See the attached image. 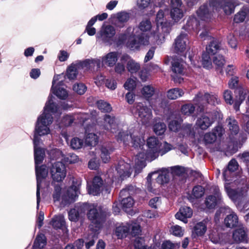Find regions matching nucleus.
Masks as SVG:
<instances>
[{"instance_id":"nucleus-1","label":"nucleus","mask_w":249,"mask_h":249,"mask_svg":"<svg viewBox=\"0 0 249 249\" xmlns=\"http://www.w3.org/2000/svg\"><path fill=\"white\" fill-rule=\"evenodd\" d=\"M118 142H123L125 145L129 144L130 141L135 148H139L140 151L135 159V172L139 174L145 166V160L152 161L159 156L160 148L161 143L155 137H150L147 140V149L145 153L142 150L145 141L142 135L138 129H129L128 131H120L115 136Z\"/></svg>"},{"instance_id":"nucleus-2","label":"nucleus","mask_w":249,"mask_h":249,"mask_svg":"<svg viewBox=\"0 0 249 249\" xmlns=\"http://www.w3.org/2000/svg\"><path fill=\"white\" fill-rule=\"evenodd\" d=\"M115 173L113 169L107 171L108 178L105 180V184L103 183L102 178L99 176H95L90 185L88 183V191L90 195L97 196L103 191L109 193V188L112 183L117 179L120 178L123 180L128 178L132 172V169L129 163L124 160H120L116 167Z\"/></svg>"},{"instance_id":"nucleus-3","label":"nucleus","mask_w":249,"mask_h":249,"mask_svg":"<svg viewBox=\"0 0 249 249\" xmlns=\"http://www.w3.org/2000/svg\"><path fill=\"white\" fill-rule=\"evenodd\" d=\"M59 107L54 104L52 97H49L44 108V111L38 118L36 123L33 139L34 151L44 150L40 148V136H45L51 133L50 125L53 122V114H60Z\"/></svg>"},{"instance_id":"nucleus-4","label":"nucleus","mask_w":249,"mask_h":249,"mask_svg":"<svg viewBox=\"0 0 249 249\" xmlns=\"http://www.w3.org/2000/svg\"><path fill=\"white\" fill-rule=\"evenodd\" d=\"M164 16V11L162 9L160 10L156 15L157 27L156 30H153L151 33V36L148 38L146 37L144 39L143 38L144 35L143 34L139 37L138 42L133 41L129 44V46L134 49L139 47L141 44L148 45L150 43H156L158 44L162 43L165 40V36L169 34L171 30L170 24L167 22Z\"/></svg>"},{"instance_id":"nucleus-5","label":"nucleus","mask_w":249,"mask_h":249,"mask_svg":"<svg viewBox=\"0 0 249 249\" xmlns=\"http://www.w3.org/2000/svg\"><path fill=\"white\" fill-rule=\"evenodd\" d=\"M86 211L89 219L91 222V229L97 231L102 226V223L104 221L105 214L101 209H98L94 205L88 203L78 204L75 208L71 209L69 212V218L71 221H76L80 216L85 215Z\"/></svg>"},{"instance_id":"nucleus-6","label":"nucleus","mask_w":249,"mask_h":249,"mask_svg":"<svg viewBox=\"0 0 249 249\" xmlns=\"http://www.w3.org/2000/svg\"><path fill=\"white\" fill-rule=\"evenodd\" d=\"M80 182H73L69 188H65L62 183L54 182L53 199L54 203L65 206L75 201L80 194Z\"/></svg>"},{"instance_id":"nucleus-7","label":"nucleus","mask_w":249,"mask_h":249,"mask_svg":"<svg viewBox=\"0 0 249 249\" xmlns=\"http://www.w3.org/2000/svg\"><path fill=\"white\" fill-rule=\"evenodd\" d=\"M138 28L142 32L140 34H138L137 32L134 33L135 29H132L131 27L128 28L125 33L120 34L118 36V44L119 45L121 44L127 40L126 44L128 48L132 50H138L141 45H144L141 44L137 48L133 49L129 46V44L133 42V41L138 42L139 37L143 34H144L143 38L144 39L146 38V36L148 38L149 36H151V33H152L153 30H156V28H152L151 21L148 19H143L140 22Z\"/></svg>"},{"instance_id":"nucleus-8","label":"nucleus","mask_w":249,"mask_h":249,"mask_svg":"<svg viewBox=\"0 0 249 249\" xmlns=\"http://www.w3.org/2000/svg\"><path fill=\"white\" fill-rule=\"evenodd\" d=\"M235 5L232 2L222 0H211L209 4L201 6L197 11L198 18L201 20L208 21L210 20L215 12L222 9L226 15L234 12Z\"/></svg>"},{"instance_id":"nucleus-9","label":"nucleus","mask_w":249,"mask_h":249,"mask_svg":"<svg viewBox=\"0 0 249 249\" xmlns=\"http://www.w3.org/2000/svg\"><path fill=\"white\" fill-rule=\"evenodd\" d=\"M245 178L240 181L234 180L231 183L226 182L225 189L229 197L233 201H242L247 196L248 187Z\"/></svg>"},{"instance_id":"nucleus-10","label":"nucleus","mask_w":249,"mask_h":249,"mask_svg":"<svg viewBox=\"0 0 249 249\" xmlns=\"http://www.w3.org/2000/svg\"><path fill=\"white\" fill-rule=\"evenodd\" d=\"M34 151V158L36 165V173L37 180V190H36V203L37 209L39 208L40 197V189L41 188V183L42 180L45 178L48 173V169L45 165H42L38 167L39 164H41L44 159L45 155L44 150H39V151Z\"/></svg>"},{"instance_id":"nucleus-11","label":"nucleus","mask_w":249,"mask_h":249,"mask_svg":"<svg viewBox=\"0 0 249 249\" xmlns=\"http://www.w3.org/2000/svg\"><path fill=\"white\" fill-rule=\"evenodd\" d=\"M194 101L198 107L197 110L200 112L204 111L205 107L207 104L215 105L220 103V99L217 95L209 93L203 94L202 93H199L196 96Z\"/></svg>"},{"instance_id":"nucleus-12","label":"nucleus","mask_w":249,"mask_h":249,"mask_svg":"<svg viewBox=\"0 0 249 249\" xmlns=\"http://www.w3.org/2000/svg\"><path fill=\"white\" fill-rule=\"evenodd\" d=\"M171 70L175 75L172 76L175 82L181 83L183 78L180 76L185 73V63L182 59L174 58L172 61Z\"/></svg>"},{"instance_id":"nucleus-13","label":"nucleus","mask_w":249,"mask_h":249,"mask_svg":"<svg viewBox=\"0 0 249 249\" xmlns=\"http://www.w3.org/2000/svg\"><path fill=\"white\" fill-rule=\"evenodd\" d=\"M219 49L220 46L218 42L213 38L208 46L206 47V52L202 54V64L204 68L209 69L212 67L210 55L215 54Z\"/></svg>"},{"instance_id":"nucleus-14","label":"nucleus","mask_w":249,"mask_h":249,"mask_svg":"<svg viewBox=\"0 0 249 249\" xmlns=\"http://www.w3.org/2000/svg\"><path fill=\"white\" fill-rule=\"evenodd\" d=\"M135 110L136 115H138L142 123L147 126L149 125L152 118L151 109L143 104L139 103L136 104Z\"/></svg>"},{"instance_id":"nucleus-15","label":"nucleus","mask_w":249,"mask_h":249,"mask_svg":"<svg viewBox=\"0 0 249 249\" xmlns=\"http://www.w3.org/2000/svg\"><path fill=\"white\" fill-rule=\"evenodd\" d=\"M63 77V74L54 75L52 87V91L53 93L59 98L63 100L66 99L68 95L67 91L63 88L59 87L62 83V80L59 81V80Z\"/></svg>"},{"instance_id":"nucleus-16","label":"nucleus","mask_w":249,"mask_h":249,"mask_svg":"<svg viewBox=\"0 0 249 249\" xmlns=\"http://www.w3.org/2000/svg\"><path fill=\"white\" fill-rule=\"evenodd\" d=\"M116 34L114 27L111 25H103L97 37L100 38L104 43L111 44Z\"/></svg>"},{"instance_id":"nucleus-17","label":"nucleus","mask_w":249,"mask_h":249,"mask_svg":"<svg viewBox=\"0 0 249 249\" xmlns=\"http://www.w3.org/2000/svg\"><path fill=\"white\" fill-rule=\"evenodd\" d=\"M51 174L53 180L60 183L66 176V171L65 165L62 162L57 161L53 165L51 169Z\"/></svg>"},{"instance_id":"nucleus-18","label":"nucleus","mask_w":249,"mask_h":249,"mask_svg":"<svg viewBox=\"0 0 249 249\" xmlns=\"http://www.w3.org/2000/svg\"><path fill=\"white\" fill-rule=\"evenodd\" d=\"M89 115L86 113H79L72 116L66 115L63 118L61 123L58 124L59 127L60 128L63 126H69L75 120H77V122H75L76 123H78L83 124L89 119Z\"/></svg>"},{"instance_id":"nucleus-19","label":"nucleus","mask_w":249,"mask_h":249,"mask_svg":"<svg viewBox=\"0 0 249 249\" xmlns=\"http://www.w3.org/2000/svg\"><path fill=\"white\" fill-rule=\"evenodd\" d=\"M171 17L175 22H178L184 16L182 2L180 0H171Z\"/></svg>"},{"instance_id":"nucleus-20","label":"nucleus","mask_w":249,"mask_h":249,"mask_svg":"<svg viewBox=\"0 0 249 249\" xmlns=\"http://www.w3.org/2000/svg\"><path fill=\"white\" fill-rule=\"evenodd\" d=\"M213 195L208 196L205 200V204L209 209H214L217 204L221 202L222 199L218 187L214 186L213 188Z\"/></svg>"},{"instance_id":"nucleus-21","label":"nucleus","mask_w":249,"mask_h":249,"mask_svg":"<svg viewBox=\"0 0 249 249\" xmlns=\"http://www.w3.org/2000/svg\"><path fill=\"white\" fill-rule=\"evenodd\" d=\"M188 42L187 34L181 33L176 38L173 44L175 52L178 54L183 53L186 49Z\"/></svg>"},{"instance_id":"nucleus-22","label":"nucleus","mask_w":249,"mask_h":249,"mask_svg":"<svg viewBox=\"0 0 249 249\" xmlns=\"http://www.w3.org/2000/svg\"><path fill=\"white\" fill-rule=\"evenodd\" d=\"M221 212L230 213H231L227 216L225 219V223L227 227L233 228L237 225L238 223V218L237 215L228 206L221 208L220 209Z\"/></svg>"},{"instance_id":"nucleus-23","label":"nucleus","mask_w":249,"mask_h":249,"mask_svg":"<svg viewBox=\"0 0 249 249\" xmlns=\"http://www.w3.org/2000/svg\"><path fill=\"white\" fill-rule=\"evenodd\" d=\"M227 125L229 128V136L230 139L233 142H235V136H237L239 131V127L238 123L234 118L229 117L226 120ZM236 142L237 141H236Z\"/></svg>"},{"instance_id":"nucleus-24","label":"nucleus","mask_w":249,"mask_h":249,"mask_svg":"<svg viewBox=\"0 0 249 249\" xmlns=\"http://www.w3.org/2000/svg\"><path fill=\"white\" fill-rule=\"evenodd\" d=\"M207 234L210 240L213 244H223L227 242L225 238L227 235L218 232L216 229L209 230Z\"/></svg>"},{"instance_id":"nucleus-25","label":"nucleus","mask_w":249,"mask_h":249,"mask_svg":"<svg viewBox=\"0 0 249 249\" xmlns=\"http://www.w3.org/2000/svg\"><path fill=\"white\" fill-rule=\"evenodd\" d=\"M118 59V53L116 52L108 53L102 57L101 60L102 67L107 66L112 67L117 62Z\"/></svg>"},{"instance_id":"nucleus-26","label":"nucleus","mask_w":249,"mask_h":249,"mask_svg":"<svg viewBox=\"0 0 249 249\" xmlns=\"http://www.w3.org/2000/svg\"><path fill=\"white\" fill-rule=\"evenodd\" d=\"M223 132V128L220 126L214 127L212 132L206 133L204 136V141L206 144L213 143L217 138V135L221 137Z\"/></svg>"},{"instance_id":"nucleus-27","label":"nucleus","mask_w":249,"mask_h":249,"mask_svg":"<svg viewBox=\"0 0 249 249\" xmlns=\"http://www.w3.org/2000/svg\"><path fill=\"white\" fill-rule=\"evenodd\" d=\"M121 60L122 61L126 62V68L128 71L131 73H136L140 69V65L135 60L131 58L127 54L123 55Z\"/></svg>"},{"instance_id":"nucleus-28","label":"nucleus","mask_w":249,"mask_h":249,"mask_svg":"<svg viewBox=\"0 0 249 249\" xmlns=\"http://www.w3.org/2000/svg\"><path fill=\"white\" fill-rule=\"evenodd\" d=\"M130 14L126 11H121L114 16V24L116 26L123 27L130 18Z\"/></svg>"},{"instance_id":"nucleus-29","label":"nucleus","mask_w":249,"mask_h":249,"mask_svg":"<svg viewBox=\"0 0 249 249\" xmlns=\"http://www.w3.org/2000/svg\"><path fill=\"white\" fill-rule=\"evenodd\" d=\"M82 69L85 70H94L96 67L97 69H100L101 67V59L99 58L88 59L82 62H79Z\"/></svg>"},{"instance_id":"nucleus-30","label":"nucleus","mask_w":249,"mask_h":249,"mask_svg":"<svg viewBox=\"0 0 249 249\" xmlns=\"http://www.w3.org/2000/svg\"><path fill=\"white\" fill-rule=\"evenodd\" d=\"M232 238L235 243L248 242L249 238L247 231L244 228H241L235 230L232 234Z\"/></svg>"},{"instance_id":"nucleus-31","label":"nucleus","mask_w":249,"mask_h":249,"mask_svg":"<svg viewBox=\"0 0 249 249\" xmlns=\"http://www.w3.org/2000/svg\"><path fill=\"white\" fill-rule=\"evenodd\" d=\"M214 121L210 118L208 114H203L199 117L196 122V125L202 130H206L213 123Z\"/></svg>"},{"instance_id":"nucleus-32","label":"nucleus","mask_w":249,"mask_h":249,"mask_svg":"<svg viewBox=\"0 0 249 249\" xmlns=\"http://www.w3.org/2000/svg\"><path fill=\"white\" fill-rule=\"evenodd\" d=\"M209 222L208 219H204L203 221L196 224L193 230V236L194 237L196 236H202L205 233L207 224Z\"/></svg>"},{"instance_id":"nucleus-33","label":"nucleus","mask_w":249,"mask_h":249,"mask_svg":"<svg viewBox=\"0 0 249 249\" xmlns=\"http://www.w3.org/2000/svg\"><path fill=\"white\" fill-rule=\"evenodd\" d=\"M193 215V210L189 207L184 206L181 207L175 216L177 219L183 221L184 223L188 222L187 218H190Z\"/></svg>"},{"instance_id":"nucleus-34","label":"nucleus","mask_w":249,"mask_h":249,"mask_svg":"<svg viewBox=\"0 0 249 249\" xmlns=\"http://www.w3.org/2000/svg\"><path fill=\"white\" fill-rule=\"evenodd\" d=\"M113 149L110 143H104L100 147V157L104 163L109 161L110 159V155L113 152Z\"/></svg>"},{"instance_id":"nucleus-35","label":"nucleus","mask_w":249,"mask_h":249,"mask_svg":"<svg viewBox=\"0 0 249 249\" xmlns=\"http://www.w3.org/2000/svg\"><path fill=\"white\" fill-rule=\"evenodd\" d=\"M104 128L111 133H116L117 125L115 118L109 115H106L104 117Z\"/></svg>"},{"instance_id":"nucleus-36","label":"nucleus","mask_w":249,"mask_h":249,"mask_svg":"<svg viewBox=\"0 0 249 249\" xmlns=\"http://www.w3.org/2000/svg\"><path fill=\"white\" fill-rule=\"evenodd\" d=\"M204 193V188L200 185H196L193 188L192 193L188 195L187 197L190 202H193L196 199L202 197Z\"/></svg>"},{"instance_id":"nucleus-37","label":"nucleus","mask_w":249,"mask_h":249,"mask_svg":"<svg viewBox=\"0 0 249 249\" xmlns=\"http://www.w3.org/2000/svg\"><path fill=\"white\" fill-rule=\"evenodd\" d=\"M130 230V224L128 223H122L117 227L115 230V235L119 239L125 237L129 233Z\"/></svg>"},{"instance_id":"nucleus-38","label":"nucleus","mask_w":249,"mask_h":249,"mask_svg":"<svg viewBox=\"0 0 249 249\" xmlns=\"http://www.w3.org/2000/svg\"><path fill=\"white\" fill-rule=\"evenodd\" d=\"M88 128H86L85 137V144L89 146H95L99 141V137L94 133H88Z\"/></svg>"},{"instance_id":"nucleus-39","label":"nucleus","mask_w":249,"mask_h":249,"mask_svg":"<svg viewBox=\"0 0 249 249\" xmlns=\"http://www.w3.org/2000/svg\"><path fill=\"white\" fill-rule=\"evenodd\" d=\"M80 69L82 68L79 62L72 64L67 69V76L68 78L71 80L76 78Z\"/></svg>"},{"instance_id":"nucleus-40","label":"nucleus","mask_w":249,"mask_h":249,"mask_svg":"<svg viewBox=\"0 0 249 249\" xmlns=\"http://www.w3.org/2000/svg\"><path fill=\"white\" fill-rule=\"evenodd\" d=\"M50 224L55 229H63L65 226L64 217L62 215H55Z\"/></svg>"},{"instance_id":"nucleus-41","label":"nucleus","mask_w":249,"mask_h":249,"mask_svg":"<svg viewBox=\"0 0 249 249\" xmlns=\"http://www.w3.org/2000/svg\"><path fill=\"white\" fill-rule=\"evenodd\" d=\"M199 22L194 17H189L187 20L186 25L184 26V29L188 31L192 30L197 31L198 29Z\"/></svg>"},{"instance_id":"nucleus-42","label":"nucleus","mask_w":249,"mask_h":249,"mask_svg":"<svg viewBox=\"0 0 249 249\" xmlns=\"http://www.w3.org/2000/svg\"><path fill=\"white\" fill-rule=\"evenodd\" d=\"M47 241L43 234H38L35 240L33 245L34 249H41L46 245Z\"/></svg>"},{"instance_id":"nucleus-43","label":"nucleus","mask_w":249,"mask_h":249,"mask_svg":"<svg viewBox=\"0 0 249 249\" xmlns=\"http://www.w3.org/2000/svg\"><path fill=\"white\" fill-rule=\"evenodd\" d=\"M238 163L235 159H232L230 160L228 165L227 169L224 170L223 173V177L226 181H229L226 178V176L228 175V171L233 172L238 169Z\"/></svg>"},{"instance_id":"nucleus-44","label":"nucleus","mask_w":249,"mask_h":249,"mask_svg":"<svg viewBox=\"0 0 249 249\" xmlns=\"http://www.w3.org/2000/svg\"><path fill=\"white\" fill-rule=\"evenodd\" d=\"M213 61L216 69L222 73L223 72L222 68L225 63V60L224 57L222 55L216 54L213 57Z\"/></svg>"},{"instance_id":"nucleus-45","label":"nucleus","mask_w":249,"mask_h":249,"mask_svg":"<svg viewBox=\"0 0 249 249\" xmlns=\"http://www.w3.org/2000/svg\"><path fill=\"white\" fill-rule=\"evenodd\" d=\"M184 94L183 91L178 88H174L169 90L167 93V97L171 100H175Z\"/></svg>"},{"instance_id":"nucleus-46","label":"nucleus","mask_w":249,"mask_h":249,"mask_svg":"<svg viewBox=\"0 0 249 249\" xmlns=\"http://www.w3.org/2000/svg\"><path fill=\"white\" fill-rule=\"evenodd\" d=\"M150 105L154 110L158 109V108H162L166 105V101L161 97H158L154 100L150 102Z\"/></svg>"},{"instance_id":"nucleus-47","label":"nucleus","mask_w":249,"mask_h":249,"mask_svg":"<svg viewBox=\"0 0 249 249\" xmlns=\"http://www.w3.org/2000/svg\"><path fill=\"white\" fill-rule=\"evenodd\" d=\"M180 134L183 137H188L190 135L194 136V131L192 124H187L183 125L181 129Z\"/></svg>"},{"instance_id":"nucleus-48","label":"nucleus","mask_w":249,"mask_h":249,"mask_svg":"<svg viewBox=\"0 0 249 249\" xmlns=\"http://www.w3.org/2000/svg\"><path fill=\"white\" fill-rule=\"evenodd\" d=\"M248 9L246 7H243L238 13L234 16L233 20L236 23H240L245 20L247 14Z\"/></svg>"},{"instance_id":"nucleus-49","label":"nucleus","mask_w":249,"mask_h":249,"mask_svg":"<svg viewBox=\"0 0 249 249\" xmlns=\"http://www.w3.org/2000/svg\"><path fill=\"white\" fill-rule=\"evenodd\" d=\"M141 92L144 98L148 99L154 95L155 89L152 86L147 85L142 88Z\"/></svg>"},{"instance_id":"nucleus-50","label":"nucleus","mask_w":249,"mask_h":249,"mask_svg":"<svg viewBox=\"0 0 249 249\" xmlns=\"http://www.w3.org/2000/svg\"><path fill=\"white\" fill-rule=\"evenodd\" d=\"M169 172L167 169H162L161 173L157 178V181L160 184H163L169 181Z\"/></svg>"},{"instance_id":"nucleus-51","label":"nucleus","mask_w":249,"mask_h":249,"mask_svg":"<svg viewBox=\"0 0 249 249\" xmlns=\"http://www.w3.org/2000/svg\"><path fill=\"white\" fill-rule=\"evenodd\" d=\"M166 129V126L163 123L159 122L156 123L153 126V130L158 135H162Z\"/></svg>"},{"instance_id":"nucleus-52","label":"nucleus","mask_w":249,"mask_h":249,"mask_svg":"<svg viewBox=\"0 0 249 249\" xmlns=\"http://www.w3.org/2000/svg\"><path fill=\"white\" fill-rule=\"evenodd\" d=\"M98 108L103 112H110L112 107L111 105L107 102L104 100H99L97 102Z\"/></svg>"},{"instance_id":"nucleus-53","label":"nucleus","mask_w":249,"mask_h":249,"mask_svg":"<svg viewBox=\"0 0 249 249\" xmlns=\"http://www.w3.org/2000/svg\"><path fill=\"white\" fill-rule=\"evenodd\" d=\"M195 109V106L192 104H187L182 106L181 113L187 116H189L194 113Z\"/></svg>"},{"instance_id":"nucleus-54","label":"nucleus","mask_w":249,"mask_h":249,"mask_svg":"<svg viewBox=\"0 0 249 249\" xmlns=\"http://www.w3.org/2000/svg\"><path fill=\"white\" fill-rule=\"evenodd\" d=\"M121 203L124 211L127 212V209H130L134 205V201L131 197H127L126 198H123L122 200Z\"/></svg>"},{"instance_id":"nucleus-55","label":"nucleus","mask_w":249,"mask_h":249,"mask_svg":"<svg viewBox=\"0 0 249 249\" xmlns=\"http://www.w3.org/2000/svg\"><path fill=\"white\" fill-rule=\"evenodd\" d=\"M83 145V140L77 137L72 138L70 142V146L72 149L74 150L80 149Z\"/></svg>"},{"instance_id":"nucleus-56","label":"nucleus","mask_w":249,"mask_h":249,"mask_svg":"<svg viewBox=\"0 0 249 249\" xmlns=\"http://www.w3.org/2000/svg\"><path fill=\"white\" fill-rule=\"evenodd\" d=\"M137 5L139 9L142 10L149 6H154V2L151 0H137Z\"/></svg>"},{"instance_id":"nucleus-57","label":"nucleus","mask_w":249,"mask_h":249,"mask_svg":"<svg viewBox=\"0 0 249 249\" xmlns=\"http://www.w3.org/2000/svg\"><path fill=\"white\" fill-rule=\"evenodd\" d=\"M180 247L179 243H172L169 240L164 241L161 244L162 249H178Z\"/></svg>"},{"instance_id":"nucleus-58","label":"nucleus","mask_w":249,"mask_h":249,"mask_svg":"<svg viewBox=\"0 0 249 249\" xmlns=\"http://www.w3.org/2000/svg\"><path fill=\"white\" fill-rule=\"evenodd\" d=\"M61 160H64V161L69 163H74L78 161L79 158L76 154L72 153L69 154L66 157H63V155H62Z\"/></svg>"},{"instance_id":"nucleus-59","label":"nucleus","mask_w":249,"mask_h":249,"mask_svg":"<svg viewBox=\"0 0 249 249\" xmlns=\"http://www.w3.org/2000/svg\"><path fill=\"white\" fill-rule=\"evenodd\" d=\"M73 90L77 94L82 95L86 92L87 87L83 83H78L73 85Z\"/></svg>"},{"instance_id":"nucleus-60","label":"nucleus","mask_w":249,"mask_h":249,"mask_svg":"<svg viewBox=\"0 0 249 249\" xmlns=\"http://www.w3.org/2000/svg\"><path fill=\"white\" fill-rule=\"evenodd\" d=\"M174 148L172 145L166 142H164L162 147L160 148L159 155L162 156Z\"/></svg>"},{"instance_id":"nucleus-61","label":"nucleus","mask_w":249,"mask_h":249,"mask_svg":"<svg viewBox=\"0 0 249 249\" xmlns=\"http://www.w3.org/2000/svg\"><path fill=\"white\" fill-rule=\"evenodd\" d=\"M181 121L173 120L168 124L169 129L172 131L177 132L180 127Z\"/></svg>"},{"instance_id":"nucleus-62","label":"nucleus","mask_w":249,"mask_h":249,"mask_svg":"<svg viewBox=\"0 0 249 249\" xmlns=\"http://www.w3.org/2000/svg\"><path fill=\"white\" fill-rule=\"evenodd\" d=\"M84 245V241L83 239H78L76 241L73 245H68L65 249H82Z\"/></svg>"},{"instance_id":"nucleus-63","label":"nucleus","mask_w":249,"mask_h":249,"mask_svg":"<svg viewBox=\"0 0 249 249\" xmlns=\"http://www.w3.org/2000/svg\"><path fill=\"white\" fill-rule=\"evenodd\" d=\"M170 231L173 235L177 236H182L183 235L184 230L178 225L172 226Z\"/></svg>"},{"instance_id":"nucleus-64","label":"nucleus","mask_w":249,"mask_h":249,"mask_svg":"<svg viewBox=\"0 0 249 249\" xmlns=\"http://www.w3.org/2000/svg\"><path fill=\"white\" fill-rule=\"evenodd\" d=\"M136 78H129L127 80L124 84V88L128 90H133L136 86Z\"/></svg>"}]
</instances>
